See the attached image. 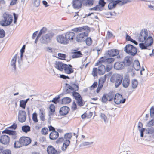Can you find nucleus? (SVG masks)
Segmentation results:
<instances>
[{
  "label": "nucleus",
  "instance_id": "nucleus-42",
  "mask_svg": "<svg viewBox=\"0 0 154 154\" xmlns=\"http://www.w3.org/2000/svg\"><path fill=\"white\" fill-rule=\"evenodd\" d=\"M93 143V142H85L82 143L80 145V147H83L85 146H87L92 145Z\"/></svg>",
  "mask_w": 154,
  "mask_h": 154
},
{
  "label": "nucleus",
  "instance_id": "nucleus-22",
  "mask_svg": "<svg viewBox=\"0 0 154 154\" xmlns=\"http://www.w3.org/2000/svg\"><path fill=\"white\" fill-rule=\"evenodd\" d=\"M65 64L62 62L56 61L54 63V67L59 70L62 71L63 70L64 66Z\"/></svg>",
  "mask_w": 154,
  "mask_h": 154
},
{
  "label": "nucleus",
  "instance_id": "nucleus-39",
  "mask_svg": "<svg viewBox=\"0 0 154 154\" xmlns=\"http://www.w3.org/2000/svg\"><path fill=\"white\" fill-rule=\"evenodd\" d=\"M2 133H6L9 134V135L11 134L14 135L15 134L16 132L15 131L6 129L2 131Z\"/></svg>",
  "mask_w": 154,
  "mask_h": 154
},
{
  "label": "nucleus",
  "instance_id": "nucleus-35",
  "mask_svg": "<svg viewBox=\"0 0 154 154\" xmlns=\"http://www.w3.org/2000/svg\"><path fill=\"white\" fill-rule=\"evenodd\" d=\"M71 101V99L69 97H64L62 99V103L63 104H68L70 103Z\"/></svg>",
  "mask_w": 154,
  "mask_h": 154
},
{
  "label": "nucleus",
  "instance_id": "nucleus-4",
  "mask_svg": "<svg viewBox=\"0 0 154 154\" xmlns=\"http://www.w3.org/2000/svg\"><path fill=\"white\" fill-rule=\"evenodd\" d=\"M123 78V76L122 75L115 74L111 77L110 81L115 84V87L117 88L121 84Z\"/></svg>",
  "mask_w": 154,
  "mask_h": 154
},
{
  "label": "nucleus",
  "instance_id": "nucleus-29",
  "mask_svg": "<svg viewBox=\"0 0 154 154\" xmlns=\"http://www.w3.org/2000/svg\"><path fill=\"white\" fill-rule=\"evenodd\" d=\"M59 134L57 132L53 131L50 134L49 137L51 139L54 140L57 138Z\"/></svg>",
  "mask_w": 154,
  "mask_h": 154
},
{
  "label": "nucleus",
  "instance_id": "nucleus-49",
  "mask_svg": "<svg viewBox=\"0 0 154 154\" xmlns=\"http://www.w3.org/2000/svg\"><path fill=\"white\" fill-rule=\"evenodd\" d=\"M58 56L61 59L65 60L66 56L64 54L58 53Z\"/></svg>",
  "mask_w": 154,
  "mask_h": 154
},
{
  "label": "nucleus",
  "instance_id": "nucleus-12",
  "mask_svg": "<svg viewBox=\"0 0 154 154\" xmlns=\"http://www.w3.org/2000/svg\"><path fill=\"white\" fill-rule=\"evenodd\" d=\"M26 112L23 110H19L18 112V119L21 122H24L26 119Z\"/></svg>",
  "mask_w": 154,
  "mask_h": 154
},
{
  "label": "nucleus",
  "instance_id": "nucleus-15",
  "mask_svg": "<svg viewBox=\"0 0 154 154\" xmlns=\"http://www.w3.org/2000/svg\"><path fill=\"white\" fill-rule=\"evenodd\" d=\"M64 72L67 74H69L74 72V70L72 66L70 64H65L63 70Z\"/></svg>",
  "mask_w": 154,
  "mask_h": 154
},
{
  "label": "nucleus",
  "instance_id": "nucleus-8",
  "mask_svg": "<svg viewBox=\"0 0 154 154\" xmlns=\"http://www.w3.org/2000/svg\"><path fill=\"white\" fill-rule=\"evenodd\" d=\"M54 35V34L52 32H49L43 35L40 39V42L44 44L50 42Z\"/></svg>",
  "mask_w": 154,
  "mask_h": 154
},
{
  "label": "nucleus",
  "instance_id": "nucleus-7",
  "mask_svg": "<svg viewBox=\"0 0 154 154\" xmlns=\"http://www.w3.org/2000/svg\"><path fill=\"white\" fill-rule=\"evenodd\" d=\"M124 51L129 54L134 56L137 52L136 48L132 45L128 44L124 48Z\"/></svg>",
  "mask_w": 154,
  "mask_h": 154
},
{
  "label": "nucleus",
  "instance_id": "nucleus-55",
  "mask_svg": "<svg viewBox=\"0 0 154 154\" xmlns=\"http://www.w3.org/2000/svg\"><path fill=\"white\" fill-rule=\"evenodd\" d=\"M40 2L39 0H34V5L35 7H37L40 5Z\"/></svg>",
  "mask_w": 154,
  "mask_h": 154
},
{
  "label": "nucleus",
  "instance_id": "nucleus-6",
  "mask_svg": "<svg viewBox=\"0 0 154 154\" xmlns=\"http://www.w3.org/2000/svg\"><path fill=\"white\" fill-rule=\"evenodd\" d=\"M129 148L127 144L124 143H120L118 150L119 154H129Z\"/></svg>",
  "mask_w": 154,
  "mask_h": 154
},
{
  "label": "nucleus",
  "instance_id": "nucleus-53",
  "mask_svg": "<svg viewBox=\"0 0 154 154\" xmlns=\"http://www.w3.org/2000/svg\"><path fill=\"white\" fill-rule=\"evenodd\" d=\"M92 41L91 39L88 38H87L86 40V44L88 45H90L92 43Z\"/></svg>",
  "mask_w": 154,
  "mask_h": 154
},
{
  "label": "nucleus",
  "instance_id": "nucleus-61",
  "mask_svg": "<svg viewBox=\"0 0 154 154\" xmlns=\"http://www.w3.org/2000/svg\"><path fill=\"white\" fill-rule=\"evenodd\" d=\"M50 111L52 112H54L55 111V107L54 106V105L53 104H51L50 105Z\"/></svg>",
  "mask_w": 154,
  "mask_h": 154
},
{
  "label": "nucleus",
  "instance_id": "nucleus-23",
  "mask_svg": "<svg viewBox=\"0 0 154 154\" xmlns=\"http://www.w3.org/2000/svg\"><path fill=\"white\" fill-rule=\"evenodd\" d=\"M124 66V63L122 62H117L115 63L114 65V68L117 70L121 69L123 68Z\"/></svg>",
  "mask_w": 154,
  "mask_h": 154
},
{
  "label": "nucleus",
  "instance_id": "nucleus-37",
  "mask_svg": "<svg viewBox=\"0 0 154 154\" xmlns=\"http://www.w3.org/2000/svg\"><path fill=\"white\" fill-rule=\"evenodd\" d=\"M106 81V77L105 75L101 77L99 81V85H101V87H102L103 86V83L105 82Z\"/></svg>",
  "mask_w": 154,
  "mask_h": 154
},
{
  "label": "nucleus",
  "instance_id": "nucleus-1",
  "mask_svg": "<svg viewBox=\"0 0 154 154\" xmlns=\"http://www.w3.org/2000/svg\"><path fill=\"white\" fill-rule=\"evenodd\" d=\"M138 39L139 42H144L148 45H151L153 42L152 38L148 35L146 30L142 31L138 35Z\"/></svg>",
  "mask_w": 154,
  "mask_h": 154
},
{
  "label": "nucleus",
  "instance_id": "nucleus-19",
  "mask_svg": "<svg viewBox=\"0 0 154 154\" xmlns=\"http://www.w3.org/2000/svg\"><path fill=\"white\" fill-rule=\"evenodd\" d=\"M10 141V137L7 135H2L0 137V142L4 144H8Z\"/></svg>",
  "mask_w": 154,
  "mask_h": 154
},
{
  "label": "nucleus",
  "instance_id": "nucleus-48",
  "mask_svg": "<svg viewBox=\"0 0 154 154\" xmlns=\"http://www.w3.org/2000/svg\"><path fill=\"white\" fill-rule=\"evenodd\" d=\"M98 73V70L96 68H94L93 69L92 74L94 76H97Z\"/></svg>",
  "mask_w": 154,
  "mask_h": 154
},
{
  "label": "nucleus",
  "instance_id": "nucleus-28",
  "mask_svg": "<svg viewBox=\"0 0 154 154\" xmlns=\"http://www.w3.org/2000/svg\"><path fill=\"white\" fill-rule=\"evenodd\" d=\"M98 73L100 75L103 74L105 72L106 68L104 65H101L98 68Z\"/></svg>",
  "mask_w": 154,
  "mask_h": 154
},
{
  "label": "nucleus",
  "instance_id": "nucleus-40",
  "mask_svg": "<svg viewBox=\"0 0 154 154\" xmlns=\"http://www.w3.org/2000/svg\"><path fill=\"white\" fill-rule=\"evenodd\" d=\"M106 94V95L107 98L108 99V100L110 101L112 100L114 95L112 93H109Z\"/></svg>",
  "mask_w": 154,
  "mask_h": 154
},
{
  "label": "nucleus",
  "instance_id": "nucleus-13",
  "mask_svg": "<svg viewBox=\"0 0 154 154\" xmlns=\"http://www.w3.org/2000/svg\"><path fill=\"white\" fill-rule=\"evenodd\" d=\"M48 154H60L61 151L56 150L53 146L50 145L48 146L47 149Z\"/></svg>",
  "mask_w": 154,
  "mask_h": 154
},
{
  "label": "nucleus",
  "instance_id": "nucleus-59",
  "mask_svg": "<svg viewBox=\"0 0 154 154\" xmlns=\"http://www.w3.org/2000/svg\"><path fill=\"white\" fill-rule=\"evenodd\" d=\"M107 100H108V99L107 98L106 95V94H104L102 97V101L103 102H105Z\"/></svg>",
  "mask_w": 154,
  "mask_h": 154
},
{
  "label": "nucleus",
  "instance_id": "nucleus-60",
  "mask_svg": "<svg viewBox=\"0 0 154 154\" xmlns=\"http://www.w3.org/2000/svg\"><path fill=\"white\" fill-rule=\"evenodd\" d=\"M39 117L42 121H44L45 120V113L39 115Z\"/></svg>",
  "mask_w": 154,
  "mask_h": 154
},
{
  "label": "nucleus",
  "instance_id": "nucleus-16",
  "mask_svg": "<svg viewBox=\"0 0 154 154\" xmlns=\"http://www.w3.org/2000/svg\"><path fill=\"white\" fill-rule=\"evenodd\" d=\"M57 40L59 43L62 44L66 45L68 44L65 36H64L62 35H59L57 37Z\"/></svg>",
  "mask_w": 154,
  "mask_h": 154
},
{
  "label": "nucleus",
  "instance_id": "nucleus-17",
  "mask_svg": "<svg viewBox=\"0 0 154 154\" xmlns=\"http://www.w3.org/2000/svg\"><path fill=\"white\" fill-rule=\"evenodd\" d=\"M73 31L75 32H90V29L89 27L87 26L83 27H79L74 29Z\"/></svg>",
  "mask_w": 154,
  "mask_h": 154
},
{
  "label": "nucleus",
  "instance_id": "nucleus-64",
  "mask_svg": "<svg viewBox=\"0 0 154 154\" xmlns=\"http://www.w3.org/2000/svg\"><path fill=\"white\" fill-rule=\"evenodd\" d=\"M99 4L102 7H103L104 6L106 3L104 2V0H100L99 2Z\"/></svg>",
  "mask_w": 154,
  "mask_h": 154
},
{
  "label": "nucleus",
  "instance_id": "nucleus-36",
  "mask_svg": "<svg viewBox=\"0 0 154 154\" xmlns=\"http://www.w3.org/2000/svg\"><path fill=\"white\" fill-rule=\"evenodd\" d=\"M133 66L134 69L136 70H138L140 68V65L138 61H135L134 63Z\"/></svg>",
  "mask_w": 154,
  "mask_h": 154
},
{
  "label": "nucleus",
  "instance_id": "nucleus-18",
  "mask_svg": "<svg viewBox=\"0 0 154 154\" xmlns=\"http://www.w3.org/2000/svg\"><path fill=\"white\" fill-rule=\"evenodd\" d=\"M145 133L146 136L150 138H154V128L152 127H148L146 129Z\"/></svg>",
  "mask_w": 154,
  "mask_h": 154
},
{
  "label": "nucleus",
  "instance_id": "nucleus-10",
  "mask_svg": "<svg viewBox=\"0 0 154 154\" xmlns=\"http://www.w3.org/2000/svg\"><path fill=\"white\" fill-rule=\"evenodd\" d=\"M89 32H82L78 34L76 37V41L78 42L84 41L88 35Z\"/></svg>",
  "mask_w": 154,
  "mask_h": 154
},
{
  "label": "nucleus",
  "instance_id": "nucleus-44",
  "mask_svg": "<svg viewBox=\"0 0 154 154\" xmlns=\"http://www.w3.org/2000/svg\"><path fill=\"white\" fill-rule=\"evenodd\" d=\"M32 119L34 122L36 123L38 122L37 115L36 112H35L32 114Z\"/></svg>",
  "mask_w": 154,
  "mask_h": 154
},
{
  "label": "nucleus",
  "instance_id": "nucleus-56",
  "mask_svg": "<svg viewBox=\"0 0 154 154\" xmlns=\"http://www.w3.org/2000/svg\"><path fill=\"white\" fill-rule=\"evenodd\" d=\"M150 115L151 117L154 116V106H152L150 109Z\"/></svg>",
  "mask_w": 154,
  "mask_h": 154
},
{
  "label": "nucleus",
  "instance_id": "nucleus-58",
  "mask_svg": "<svg viewBox=\"0 0 154 154\" xmlns=\"http://www.w3.org/2000/svg\"><path fill=\"white\" fill-rule=\"evenodd\" d=\"M112 68V66L111 65V64H109V65H107L106 67V70L107 71V72H108L110 71Z\"/></svg>",
  "mask_w": 154,
  "mask_h": 154
},
{
  "label": "nucleus",
  "instance_id": "nucleus-38",
  "mask_svg": "<svg viewBox=\"0 0 154 154\" xmlns=\"http://www.w3.org/2000/svg\"><path fill=\"white\" fill-rule=\"evenodd\" d=\"M22 130L23 132L27 133L30 130V127L28 125H25L22 127Z\"/></svg>",
  "mask_w": 154,
  "mask_h": 154
},
{
  "label": "nucleus",
  "instance_id": "nucleus-2",
  "mask_svg": "<svg viewBox=\"0 0 154 154\" xmlns=\"http://www.w3.org/2000/svg\"><path fill=\"white\" fill-rule=\"evenodd\" d=\"M13 20L12 15L8 13L3 14L2 18L0 20V24L2 26H6L10 25Z\"/></svg>",
  "mask_w": 154,
  "mask_h": 154
},
{
  "label": "nucleus",
  "instance_id": "nucleus-50",
  "mask_svg": "<svg viewBox=\"0 0 154 154\" xmlns=\"http://www.w3.org/2000/svg\"><path fill=\"white\" fill-rule=\"evenodd\" d=\"M47 31V29L45 28H43L40 30L39 34L38 35V37L40 36L41 34L45 33Z\"/></svg>",
  "mask_w": 154,
  "mask_h": 154
},
{
  "label": "nucleus",
  "instance_id": "nucleus-20",
  "mask_svg": "<svg viewBox=\"0 0 154 154\" xmlns=\"http://www.w3.org/2000/svg\"><path fill=\"white\" fill-rule=\"evenodd\" d=\"M20 139L23 146H27L31 142V139L28 137H22L20 138Z\"/></svg>",
  "mask_w": 154,
  "mask_h": 154
},
{
  "label": "nucleus",
  "instance_id": "nucleus-46",
  "mask_svg": "<svg viewBox=\"0 0 154 154\" xmlns=\"http://www.w3.org/2000/svg\"><path fill=\"white\" fill-rule=\"evenodd\" d=\"M77 100V103L78 105L81 106L83 105V103L82 101V97H81L76 100Z\"/></svg>",
  "mask_w": 154,
  "mask_h": 154
},
{
  "label": "nucleus",
  "instance_id": "nucleus-41",
  "mask_svg": "<svg viewBox=\"0 0 154 154\" xmlns=\"http://www.w3.org/2000/svg\"><path fill=\"white\" fill-rule=\"evenodd\" d=\"M150 45H146L144 42H142L139 44V47L142 49H147V47L148 46H150Z\"/></svg>",
  "mask_w": 154,
  "mask_h": 154
},
{
  "label": "nucleus",
  "instance_id": "nucleus-30",
  "mask_svg": "<svg viewBox=\"0 0 154 154\" xmlns=\"http://www.w3.org/2000/svg\"><path fill=\"white\" fill-rule=\"evenodd\" d=\"M131 58L128 57H126L124 60V66H129L131 63Z\"/></svg>",
  "mask_w": 154,
  "mask_h": 154
},
{
  "label": "nucleus",
  "instance_id": "nucleus-21",
  "mask_svg": "<svg viewBox=\"0 0 154 154\" xmlns=\"http://www.w3.org/2000/svg\"><path fill=\"white\" fill-rule=\"evenodd\" d=\"M130 79L128 75L125 76L122 81L123 86L125 88H127L130 85Z\"/></svg>",
  "mask_w": 154,
  "mask_h": 154
},
{
  "label": "nucleus",
  "instance_id": "nucleus-9",
  "mask_svg": "<svg viewBox=\"0 0 154 154\" xmlns=\"http://www.w3.org/2000/svg\"><path fill=\"white\" fill-rule=\"evenodd\" d=\"M109 3L108 5V7L110 9H112L113 8L115 7L117 4H119L120 5H122L124 4L127 3V2H122L121 0H107Z\"/></svg>",
  "mask_w": 154,
  "mask_h": 154
},
{
  "label": "nucleus",
  "instance_id": "nucleus-25",
  "mask_svg": "<svg viewBox=\"0 0 154 154\" xmlns=\"http://www.w3.org/2000/svg\"><path fill=\"white\" fill-rule=\"evenodd\" d=\"M72 51L73 52H72V58H78L82 56V54L80 51H77L74 50L73 51Z\"/></svg>",
  "mask_w": 154,
  "mask_h": 154
},
{
  "label": "nucleus",
  "instance_id": "nucleus-14",
  "mask_svg": "<svg viewBox=\"0 0 154 154\" xmlns=\"http://www.w3.org/2000/svg\"><path fill=\"white\" fill-rule=\"evenodd\" d=\"M65 36L67 42H68V44L69 42H72L73 41L74 39H75V34L72 32H68L66 33Z\"/></svg>",
  "mask_w": 154,
  "mask_h": 154
},
{
  "label": "nucleus",
  "instance_id": "nucleus-5",
  "mask_svg": "<svg viewBox=\"0 0 154 154\" xmlns=\"http://www.w3.org/2000/svg\"><path fill=\"white\" fill-rule=\"evenodd\" d=\"M72 136V134L71 133H67L65 134L64 138L65 140H64L63 145L61 147V149L62 151H65L66 150L70 144L69 139L71 138Z\"/></svg>",
  "mask_w": 154,
  "mask_h": 154
},
{
  "label": "nucleus",
  "instance_id": "nucleus-11",
  "mask_svg": "<svg viewBox=\"0 0 154 154\" xmlns=\"http://www.w3.org/2000/svg\"><path fill=\"white\" fill-rule=\"evenodd\" d=\"M113 100L116 104H119L121 103H124L126 100V99L123 98L121 95L117 93L115 95Z\"/></svg>",
  "mask_w": 154,
  "mask_h": 154
},
{
  "label": "nucleus",
  "instance_id": "nucleus-57",
  "mask_svg": "<svg viewBox=\"0 0 154 154\" xmlns=\"http://www.w3.org/2000/svg\"><path fill=\"white\" fill-rule=\"evenodd\" d=\"M145 130L144 128H139V130L140 133V136L141 137H143V132Z\"/></svg>",
  "mask_w": 154,
  "mask_h": 154
},
{
  "label": "nucleus",
  "instance_id": "nucleus-33",
  "mask_svg": "<svg viewBox=\"0 0 154 154\" xmlns=\"http://www.w3.org/2000/svg\"><path fill=\"white\" fill-rule=\"evenodd\" d=\"M103 59L102 61L110 64V63L113 62L114 61V59L113 58H106L105 57H102Z\"/></svg>",
  "mask_w": 154,
  "mask_h": 154
},
{
  "label": "nucleus",
  "instance_id": "nucleus-31",
  "mask_svg": "<svg viewBox=\"0 0 154 154\" xmlns=\"http://www.w3.org/2000/svg\"><path fill=\"white\" fill-rule=\"evenodd\" d=\"M17 60L16 55H15L14 56L13 59H12L11 62V66L13 67L14 69L15 70L16 69V65L15 63Z\"/></svg>",
  "mask_w": 154,
  "mask_h": 154
},
{
  "label": "nucleus",
  "instance_id": "nucleus-32",
  "mask_svg": "<svg viewBox=\"0 0 154 154\" xmlns=\"http://www.w3.org/2000/svg\"><path fill=\"white\" fill-rule=\"evenodd\" d=\"M23 146L20 138L18 141L15 142L14 144V147L15 148H18L22 147Z\"/></svg>",
  "mask_w": 154,
  "mask_h": 154
},
{
  "label": "nucleus",
  "instance_id": "nucleus-43",
  "mask_svg": "<svg viewBox=\"0 0 154 154\" xmlns=\"http://www.w3.org/2000/svg\"><path fill=\"white\" fill-rule=\"evenodd\" d=\"M100 116L101 119L103 120L105 122H107L108 121V119L106 115L103 113H101Z\"/></svg>",
  "mask_w": 154,
  "mask_h": 154
},
{
  "label": "nucleus",
  "instance_id": "nucleus-63",
  "mask_svg": "<svg viewBox=\"0 0 154 154\" xmlns=\"http://www.w3.org/2000/svg\"><path fill=\"white\" fill-rule=\"evenodd\" d=\"M77 106L75 103L74 102H73L72 106V109L73 110H75L76 109Z\"/></svg>",
  "mask_w": 154,
  "mask_h": 154
},
{
  "label": "nucleus",
  "instance_id": "nucleus-26",
  "mask_svg": "<svg viewBox=\"0 0 154 154\" xmlns=\"http://www.w3.org/2000/svg\"><path fill=\"white\" fill-rule=\"evenodd\" d=\"M82 3L80 0H73V6L76 9H79L81 8Z\"/></svg>",
  "mask_w": 154,
  "mask_h": 154
},
{
  "label": "nucleus",
  "instance_id": "nucleus-27",
  "mask_svg": "<svg viewBox=\"0 0 154 154\" xmlns=\"http://www.w3.org/2000/svg\"><path fill=\"white\" fill-rule=\"evenodd\" d=\"M119 53V51L116 49H111L108 51V54L111 56H116Z\"/></svg>",
  "mask_w": 154,
  "mask_h": 154
},
{
  "label": "nucleus",
  "instance_id": "nucleus-62",
  "mask_svg": "<svg viewBox=\"0 0 154 154\" xmlns=\"http://www.w3.org/2000/svg\"><path fill=\"white\" fill-rule=\"evenodd\" d=\"M45 50L48 52L51 53L52 52V49L51 48L47 47L45 48Z\"/></svg>",
  "mask_w": 154,
  "mask_h": 154
},
{
  "label": "nucleus",
  "instance_id": "nucleus-45",
  "mask_svg": "<svg viewBox=\"0 0 154 154\" xmlns=\"http://www.w3.org/2000/svg\"><path fill=\"white\" fill-rule=\"evenodd\" d=\"M26 103L23 100H20V106L23 109H25Z\"/></svg>",
  "mask_w": 154,
  "mask_h": 154
},
{
  "label": "nucleus",
  "instance_id": "nucleus-24",
  "mask_svg": "<svg viewBox=\"0 0 154 154\" xmlns=\"http://www.w3.org/2000/svg\"><path fill=\"white\" fill-rule=\"evenodd\" d=\"M69 111V108L67 106H65L61 107L60 109V113L62 115H65L67 114Z\"/></svg>",
  "mask_w": 154,
  "mask_h": 154
},
{
  "label": "nucleus",
  "instance_id": "nucleus-54",
  "mask_svg": "<svg viewBox=\"0 0 154 154\" xmlns=\"http://www.w3.org/2000/svg\"><path fill=\"white\" fill-rule=\"evenodd\" d=\"M5 32L4 31L0 29V38H3L5 37Z\"/></svg>",
  "mask_w": 154,
  "mask_h": 154
},
{
  "label": "nucleus",
  "instance_id": "nucleus-51",
  "mask_svg": "<svg viewBox=\"0 0 154 154\" xmlns=\"http://www.w3.org/2000/svg\"><path fill=\"white\" fill-rule=\"evenodd\" d=\"M48 129L47 128H43L41 130L42 134L44 135H45L48 133Z\"/></svg>",
  "mask_w": 154,
  "mask_h": 154
},
{
  "label": "nucleus",
  "instance_id": "nucleus-52",
  "mask_svg": "<svg viewBox=\"0 0 154 154\" xmlns=\"http://www.w3.org/2000/svg\"><path fill=\"white\" fill-rule=\"evenodd\" d=\"M154 125V118L149 121L147 124V126L150 127Z\"/></svg>",
  "mask_w": 154,
  "mask_h": 154
},
{
  "label": "nucleus",
  "instance_id": "nucleus-47",
  "mask_svg": "<svg viewBox=\"0 0 154 154\" xmlns=\"http://www.w3.org/2000/svg\"><path fill=\"white\" fill-rule=\"evenodd\" d=\"M82 1L83 3H85L89 5H91L93 4V0H82Z\"/></svg>",
  "mask_w": 154,
  "mask_h": 154
},
{
  "label": "nucleus",
  "instance_id": "nucleus-3",
  "mask_svg": "<svg viewBox=\"0 0 154 154\" xmlns=\"http://www.w3.org/2000/svg\"><path fill=\"white\" fill-rule=\"evenodd\" d=\"M79 89L77 85L74 83H71L67 87V91L70 93H72L73 96L76 100L81 97L80 95L78 93L75 92Z\"/></svg>",
  "mask_w": 154,
  "mask_h": 154
},
{
  "label": "nucleus",
  "instance_id": "nucleus-34",
  "mask_svg": "<svg viewBox=\"0 0 154 154\" xmlns=\"http://www.w3.org/2000/svg\"><path fill=\"white\" fill-rule=\"evenodd\" d=\"M138 82L137 80L134 79L131 80V86L133 89H135L137 88L138 85Z\"/></svg>",
  "mask_w": 154,
  "mask_h": 154
}]
</instances>
